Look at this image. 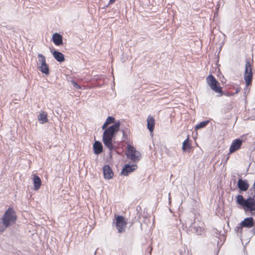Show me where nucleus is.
<instances>
[{
    "mask_svg": "<svg viewBox=\"0 0 255 255\" xmlns=\"http://www.w3.org/2000/svg\"><path fill=\"white\" fill-rule=\"evenodd\" d=\"M121 122L115 121V119L111 116L108 117L102 127L104 129L102 136V141L106 147L110 151L114 148L113 140L117 133L120 130Z\"/></svg>",
    "mask_w": 255,
    "mask_h": 255,
    "instance_id": "1",
    "label": "nucleus"
},
{
    "mask_svg": "<svg viewBox=\"0 0 255 255\" xmlns=\"http://www.w3.org/2000/svg\"><path fill=\"white\" fill-rule=\"evenodd\" d=\"M16 220L14 211L9 208L0 219V233L3 232L7 227L12 225Z\"/></svg>",
    "mask_w": 255,
    "mask_h": 255,
    "instance_id": "2",
    "label": "nucleus"
},
{
    "mask_svg": "<svg viewBox=\"0 0 255 255\" xmlns=\"http://www.w3.org/2000/svg\"><path fill=\"white\" fill-rule=\"evenodd\" d=\"M206 82L210 88L217 93L222 95V88L219 83L216 80L215 77L210 75L206 78Z\"/></svg>",
    "mask_w": 255,
    "mask_h": 255,
    "instance_id": "3",
    "label": "nucleus"
},
{
    "mask_svg": "<svg viewBox=\"0 0 255 255\" xmlns=\"http://www.w3.org/2000/svg\"><path fill=\"white\" fill-rule=\"evenodd\" d=\"M37 68L42 73L46 75L49 74V66L46 63L45 56L42 54H38Z\"/></svg>",
    "mask_w": 255,
    "mask_h": 255,
    "instance_id": "4",
    "label": "nucleus"
},
{
    "mask_svg": "<svg viewBox=\"0 0 255 255\" xmlns=\"http://www.w3.org/2000/svg\"><path fill=\"white\" fill-rule=\"evenodd\" d=\"M126 155L128 158L131 159L134 162L138 161L140 157V153L133 146L130 145L127 146Z\"/></svg>",
    "mask_w": 255,
    "mask_h": 255,
    "instance_id": "5",
    "label": "nucleus"
},
{
    "mask_svg": "<svg viewBox=\"0 0 255 255\" xmlns=\"http://www.w3.org/2000/svg\"><path fill=\"white\" fill-rule=\"evenodd\" d=\"M252 78L253 74L252 71V67L250 64L248 62L246 65V70L244 75V79L246 84V87L245 88V92H248L249 91L248 86L251 84Z\"/></svg>",
    "mask_w": 255,
    "mask_h": 255,
    "instance_id": "6",
    "label": "nucleus"
},
{
    "mask_svg": "<svg viewBox=\"0 0 255 255\" xmlns=\"http://www.w3.org/2000/svg\"><path fill=\"white\" fill-rule=\"evenodd\" d=\"M115 224L119 233H122L125 231L127 223L125 219L123 216H117L116 217Z\"/></svg>",
    "mask_w": 255,
    "mask_h": 255,
    "instance_id": "7",
    "label": "nucleus"
},
{
    "mask_svg": "<svg viewBox=\"0 0 255 255\" xmlns=\"http://www.w3.org/2000/svg\"><path fill=\"white\" fill-rule=\"evenodd\" d=\"M137 168V166L135 163L130 164L129 163L125 165L124 168L121 172V174L125 176H127L130 173L135 170Z\"/></svg>",
    "mask_w": 255,
    "mask_h": 255,
    "instance_id": "8",
    "label": "nucleus"
},
{
    "mask_svg": "<svg viewBox=\"0 0 255 255\" xmlns=\"http://www.w3.org/2000/svg\"><path fill=\"white\" fill-rule=\"evenodd\" d=\"M243 143V140L240 139H236L232 143L229 152L230 153H233L236 150L239 149Z\"/></svg>",
    "mask_w": 255,
    "mask_h": 255,
    "instance_id": "9",
    "label": "nucleus"
},
{
    "mask_svg": "<svg viewBox=\"0 0 255 255\" xmlns=\"http://www.w3.org/2000/svg\"><path fill=\"white\" fill-rule=\"evenodd\" d=\"M243 207L245 211H247V209L250 211H254L255 210V200L252 198H248L246 200Z\"/></svg>",
    "mask_w": 255,
    "mask_h": 255,
    "instance_id": "10",
    "label": "nucleus"
},
{
    "mask_svg": "<svg viewBox=\"0 0 255 255\" xmlns=\"http://www.w3.org/2000/svg\"><path fill=\"white\" fill-rule=\"evenodd\" d=\"M104 177L105 179L109 180L113 178L114 172L109 165H106L103 168Z\"/></svg>",
    "mask_w": 255,
    "mask_h": 255,
    "instance_id": "11",
    "label": "nucleus"
},
{
    "mask_svg": "<svg viewBox=\"0 0 255 255\" xmlns=\"http://www.w3.org/2000/svg\"><path fill=\"white\" fill-rule=\"evenodd\" d=\"M52 40L56 46H60L63 44V37L58 33H54L52 36Z\"/></svg>",
    "mask_w": 255,
    "mask_h": 255,
    "instance_id": "12",
    "label": "nucleus"
},
{
    "mask_svg": "<svg viewBox=\"0 0 255 255\" xmlns=\"http://www.w3.org/2000/svg\"><path fill=\"white\" fill-rule=\"evenodd\" d=\"M147 128L150 132H152L155 126V120L151 115H149L146 119Z\"/></svg>",
    "mask_w": 255,
    "mask_h": 255,
    "instance_id": "13",
    "label": "nucleus"
},
{
    "mask_svg": "<svg viewBox=\"0 0 255 255\" xmlns=\"http://www.w3.org/2000/svg\"><path fill=\"white\" fill-rule=\"evenodd\" d=\"M94 153L95 154H101L103 150V147L101 142L99 141H95L93 145Z\"/></svg>",
    "mask_w": 255,
    "mask_h": 255,
    "instance_id": "14",
    "label": "nucleus"
},
{
    "mask_svg": "<svg viewBox=\"0 0 255 255\" xmlns=\"http://www.w3.org/2000/svg\"><path fill=\"white\" fill-rule=\"evenodd\" d=\"M52 54L54 59L59 62H63L65 61L64 55L60 52L56 50H51Z\"/></svg>",
    "mask_w": 255,
    "mask_h": 255,
    "instance_id": "15",
    "label": "nucleus"
},
{
    "mask_svg": "<svg viewBox=\"0 0 255 255\" xmlns=\"http://www.w3.org/2000/svg\"><path fill=\"white\" fill-rule=\"evenodd\" d=\"M241 227L251 228L254 226V221L252 217L247 218L244 219L241 224Z\"/></svg>",
    "mask_w": 255,
    "mask_h": 255,
    "instance_id": "16",
    "label": "nucleus"
},
{
    "mask_svg": "<svg viewBox=\"0 0 255 255\" xmlns=\"http://www.w3.org/2000/svg\"><path fill=\"white\" fill-rule=\"evenodd\" d=\"M38 121L40 124H43L48 122L47 114L45 112H41L38 116Z\"/></svg>",
    "mask_w": 255,
    "mask_h": 255,
    "instance_id": "17",
    "label": "nucleus"
},
{
    "mask_svg": "<svg viewBox=\"0 0 255 255\" xmlns=\"http://www.w3.org/2000/svg\"><path fill=\"white\" fill-rule=\"evenodd\" d=\"M238 186L239 189L242 191H246L249 187L247 181L242 179H239L238 182Z\"/></svg>",
    "mask_w": 255,
    "mask_h": 255,
    "instance_id": "18",
    "label": "nucleus"
},
{
    "mask_svg": "<svg viewBox=\"0 0 255 255\" xmlns=\"http://www.w3.org/2000/svg\"><path fill=\"white\" fill-rule=\"evenodd\" d=\"M34 188L35 190H38L41 186V181L40 178L36 175L33 176Z\"/></svg>",
    "mask_w": 255,
    "mask_h": 255,
    "instance_id": "19",
    "label": "nucleus"
},
{
    "mask_svg": "<svg viewBox=\"0 0 255 255\" xmlns=\"http://www.w3.org/2000/svg\"><path fill=\"white\" fill-rule=\"evenodd\" d=\"M190 148L191 146L189 143V138L188 137L183 141L182 149L183 151H188Z\"/></svg>",
    "mask_w": 255,
    "mask_h": 255,
    "instance_id": "20",
    "label": "nucleus"
},
{
    "mask_svg": "<svg viewBox=\"0 0 255 255\" xmlns=\"http://www.w3.org/2000/svg\"><path fill=\"white\" fill-rule=\"evenodd\" d=\"M208 123H209L208 121L202 122L200 123L199 124H197L195 127V130H198L200 128H203L205 127L208 125Z\"/></svg>",
    "mask_w": 255,
    "mask_h": 255,
    "instance_id": "21",
    "label": "nucleus"
},
{
    "mask_svg": "<svg viewBox=\"0 0 255 255\" xmlns=\"http://www.w3.org/2000/svg\"><path fill=\"white\" fill-rule=\"evenodd\" d=\"M237 201L238 204L243 206L246 200L244 199L243 196L239 195L237 197Z\"/></svg>",
    "mask_w": 255,
    "mask_h": 255,
    "instance_id": "22",
    "label": "nucleus"
},
{
    "mask_svg": "<svg viewBox=\"0 0 255 255\" xmlns=\"http://www.w3.org/2000/svg\"><path fill=\"white\" fill-rule=\"evenodd\" d=\"M74 87L76 88H78V89H80V87L76 83H74Z\"/></svg>",
    "mask_w": 255,
    "mask_h": 255,
    "instance_id": "23",
    "label": "nucleus"
},
{
    "mask_svg": "<svg viewBox=\"0 0 255 255\" xmlns=\"http://www.w3.org/2000/svg\"><path fill=\"white\" fill-rule=\"evenodd\" d=\"M116 0H110V3H113Z\"/></svg>",
    "mask_w": 255,
    "mask_h": 255,
    "instance_id": "24",
    "label": "nucleus"
},
{
    "mask_svg": "<svg viewBox=\"0 0 255 255\" xmlns=\"http://www.w3.org/2000/svg\"><path fill=\"white\" fill-rule=\"evenodd\" d=\"M238 92H239V90H237L236 93H238Z\"/></svg>",
    "mask_w": 255,
    "mask_h": 255,
    "instance_id": "25",
    "label": "nucleus"
}]
</instances>
